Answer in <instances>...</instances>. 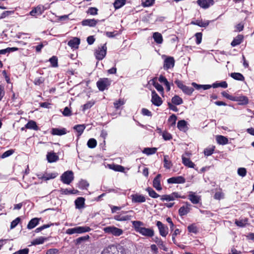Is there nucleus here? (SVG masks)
<instances>
[{"label": "nucleus", "instance_id": "f257e3e1", "mask_svg": "<svg viewBox=\"0 0 254 254\" xmlns=\"http://www.w3.org/2000/svg\"><path fill=\"white\" fill-rule=\"evenodd\" d=\"M132 224L135 231L142 236L147 237H152L154 235V231L151 228L142 227L144 223L140 221H132Z\"/></svg>", "mask_w": 254, "mask_h": 254}, {"label": "nucleus", "instance_id": "a18cd8bd", "mask_svg": "<svg viewBox=\"0 0 254 254\" xmlns=\"http://www.w3.org/2000/svg\"><path fill=\"white\" fill-rule=\"evenodd\" d=\"M58 174L57 173H53L50 174H48L46 175H44L42 179L44 180H49L50 179H52L55 178L57 176Z\"/></svg>", "mask_w": 254, "mask_h": 254}, {"label": "nucleus", "instance_id": "20e7f679", "mask_svg": "<svg viewBox=\"0 0 254 254\" xmlns=\"http://www.w3.org/2000/svg\"><path fill=\"white\" fill-rule=\"evenodd\" d=\"M133 213V211L132 210L122 211L120 214L115 215L114 219L119 221H128L131 219Z\"/></svg>", "mask_w": 254, "mask_h": 254}, {"label": "nucleus", "instance_id": "473e14b6", "mask_svg": "<svg viewBox=\"0 0 254 254\" xmlns=\"http://www.w3.org/2000/svg\"><path fill=\"white\" fill-rule=\"evenodd\" d=\"M86 127L84 125H75L73 127V129H75L78 133L77 137L79 138L80 136L82 134L84 130Z\"/></svg>", "mask_w": 254, "mask_h": 254}, {"label": "nucleus", "instance_id": "2f4dec72", "mask_svg": "<svg viewBox=\"0 0 254 254\" xmlns=\"http://www.w3.org/2000/svg\"><path fill=\"white\" fill-rule=\"evenodd\" d=\"M182 162L184 165L189 168H193L194 167V164L189 159L182 156Z\"/></svg>", "mask_w": 254, "mask_h": 254}, {"label": "nucleus", "instance_id": "774afa93", "mask_svg": "<svg viewBox=\"0 0 254 254\" xmlns=\"http://www.w3.org/2000/svg\"><path fill=\"white\" fill-rule=\"evenodd\" d=\"M162 136L163 139L165 140H169L172 138L171 134L167 131L163 132Z\"/></svg>", "mask_w": 254, "mask_h": 254}, {"label": "nucleus", "instance_id": "1a4fd4ad", "mask_svg": "<svg viewBox=\"0 0 254 254\" xmlns=\"http://www.w3.org/2000/svg\"><path fill=\"white\" fill-rule=\"evenodd\" d=\"M179 198H185V195H181L178 192H174L170 194H165L161 196L162 201H172Z\"/></svg>", "mask_w": 254, "mask_h": 254}, {"label": "nucleus", "instance_id": "aec40b11", "mask_svg": "<svg viewBox=\"0 0 254 254\" xmlns=\"http://www.w3.org/2000/svg\"><path fill=\"white\" fill-rule=\"evenodd\" d=\"M186 206H183L179 209V213L181 216L187 215L190 211V204L188 202H186Z\"/></svg>", "mask_w": 254, "mask_h": 254}, {"label": "nucleus", "instance_id": "f03ea898", "mask_svg": "<svg viewBox=\"0 0 254 254\" xmlns=\"http://www.w3.org/2000/svg\"><path fill=\"white\" fill-rule=\"evenodd\" d=\"M101 254H126V249L122 246L117 247L114 245L109 246L105 248Z\"/></svg>", "mask_w": 254, "mask_h": 254}, {"label": "nucleus", "instance_id": "72a5a7b5", "mask_svg": "<svg viewBox=\"0 0 254 254\" xmlns=\"http://www.w3.org/2000/svg\"><path fill=\"white\" fill-rule=\"evenodd\" d=\"M25 127L26 128L33 129L35 130H37L39 129L36 123L32 120L29 121L27 124L25 125Z\"/></svg>", "mask_w": 254, "mask_h": 254}, {"label": "nucleus", "instance_id": "7c9ffc66", "mask_svg": "<svg viewBox=\"0 0 254 254\" xmlns=\"http://www.w3.org/2000/svg\"><path fill=\"white\" fill-rule=\"evenodd\" d=\"M152 84L154 86V87L156 89V90L159 92L162 95L164 94V88L162 85L159 84L155 79H153L151 80Z\"/></svg>", "mask_w": 254, "mask_h": 254}, {"label": "nucleus", "instance_id": "f8f14e48", "mask_svg": "<svg viewBox=\"0 0 254 254\" xmlns=\"http://www.w3.org/2000/svg\"><path fill=\"white\" fill-rule=\"evenodd\" d=\"M167 182L169 184H184L186 179L182 176L174 177L168 179Z\"/></svg>", "mask_w": 254, "mask_h": 254}, {"label": "nucleus", "instance_id": "bb28decb", "mask_svg": "<svg viewBox=\"0 0 254 254\" xmlns=\"http://www.w3.org/2000/svg\"><path fill=\"white\" fill-rule=\"evenodd\" d=\"M39 218H34L32 219L28 223L27 228L28 229H32L34 228H35L37 225L39 224Z\"/></svg>", "mask_w": 254, "mask_h": 254}, {"label": "nucleus", "instance_id": "a211bd4d", "mask_svg": "<svg viewBox=\"0 0 254 254\" xmlns=\"http://www.w3.org/2000/svg\"><path fill=\"white\" fill-rule=\"evenodd\" d=\"M161 174H158L153 181V186L157 190H161L162 188L160 183Z\"/></svg>", "mask_w": 254, "mask_h": 254}, {"label": "nucleus", "instance_id": "e433bc0d", "mask_svg": "<svg viewBox=\"0 0 254 254\" xmlns=\"http://www.w3.org/2000/svg\"><path fill=\"white\" fill-rule=\"evenodd\" d=\"M157 148L155 147H152V148H145L142 151V152L144 154H146L147 155H150L155 154L157 151Z\"/></svg>", "mask_w": 254, "mask_h": 254}, {"label": "nucleus", "instance_id": "49530a36", "mask_svg": "<svg viewBox=\"0 0 254 254\" xmlns=\"http://www.w3.org/2000/svg\"><path fill=\"white\" fill-rule=\"evenodd\" d=\"M182 90L184 93L190 95L192 94V93L194 91V89L192 87L185 85L183 89H182Z\"/></svg>", "mask_w": 254, "mask_h": 254}, {"label": "nucleus", "instance_id": "0e129e2a", "mask_svg": "<svg viewBox=\"0 0 254 254\" xmlns=\"http://www.w3.org/2000/svg\"><path fill=\"white\" fill-rule=\"evenodd\" d=\"M20 221V218L19 217H17L15 219L13 220L11 222L10 228L11 229L14 228L18 225V224L19 223Z\"/></svg>", "mask_w": 254, "mask_h": 254}, {"label": "nucleus", "instance_id": "79ce46f5", "mask_svg": "<svg viewBox=\"0 0 254 254\" xmlns=\"http://www.w3.org/2000/svg\"><path fill=\"white\" fill-rule=\"evenodd\" d=\"M126 0H116L114 3V6L115 9H119L124 5Z\"/></svg>", "mask_w": 254, "mask_h": 254}, {"label": "nucleus", "instance_id": "e2e57ef3", "mask_svg": "<svg viewBox=\"0 0 254 254\" xmlns=\"http://www.w3.org/2000/svg\"><path fill=\"white\" fill-rule=\"evenodd\" d=\"M247 174V170L245 168H239L238 169V174L242 177H245Z\"/></svg>", "mask_w": 254, "mask_h": 254}, {"label": "nucleus", "instance_id": "9d476101", "mask_svg": "<svg viewBox=\"0 0 254 254\" xmlns=\"http://www.w3.org/2000/svg\"><path fill=\"white\" fill-rule=\"evenodd\" d=\"M151 102L153 105L157 107L161 106L163 103L162 99L154 90L151 92Z\"/></svg>", "mask_w": 254, "mask_h": 254}, {"label": "nucleus", "instance_id": "13d9d810", "mask_svg": "<svg viewBox=\"0 0 254 254\" xmlns=\"http://www.w3.org/2000/svg\"><path fill=\"white\" fill-rule=\"evenodd\" d=\"M14 152V150L13 149H10L8 150H7L6 151L4 152L0 156L1 158H5L6 157H8L13 154V153Z\"/></svg>", "mask_w": 254, "mask_h": 254}, {"label": "nucleus", "instance_id": "cd10ccee", "mask_svg": "<svg viewBox=\"0 0 254 254\" xmlns=\"http://www.w3.org/2000/svg\"><path fill=\"white\" fill-rule=\"evenodd\" d=\"M153 241L157 244L160 249L165 251H167V248L164 244L163 241L157 237H156L153 239Z\"/></svg>", "mask_w": 254, "mask_h": 254}, {"label": "nucleus", "instance_id": "bf43d9fd", "mask_svg": "<svg viewBox=\"0 0 254 254\" xmlns=\"http://www.w3.org/2000/svg\"><path fill=\"white\" fill-rule=\"evenodd\" d=\"M98 9L96 7H89L87 11L88 14L92 15H95L97 14Z\"/></svg>", "mask_w": 254, "mask_h": 254}, {"label": "nucleus", "instance_id": "412c9836", "mask_svg": "<svg viewBox=\"0 0 254 254\" xmlns=\"http://www.w3.org/2000/svg\"><path fill=\"white\" fill-rule=\"evenodd\" d=\"M66 129L65 128H53L51 130L52 134L54 135H63L66 133Z\"/></svg>", "mask_w": 254, "mask_h": 254}, {"label": "nucleus", "instance_id": "6e6d98bb", "mask_svg": "<svg viewBox=\"0 0 254 254\" xmlns=\"http://www.w3.org/2000/svg\"><path fill=\"white\" fill-rule=\"evenodd\" d=\"M94 102L93 101H88L83 106V111H85V110L91 108L94 105Z\"/></svg>", "mask_w": 254, "mask_h": 254}, {"label": "nucleus", "instance_id": "c03bdc74", "mask_svg": "<svg viewBox=\"0 0 254 254\" xmlns=\"http://www.w3.org/2000/svg\"><path fill=\"white\" fill-rule=\"evenodd\" d=\"M146 190L148 192L149 196L152 198H156L160 196L152 188H147Z\"/></svg>", "mask_w": 254, "mask_h": 254}, {"label": "nucleus", "instance_id": "864d4df0", "mask_svg": "<svg viewBox=\"0 0 254 254\" xmlns=\"http://www.w3.org/2000/svg\"><path fill=\"white\" fill-rule=\"evenodd\" d=\"M247 222H248V220L247 219H241V220H236L235 221V223L237 226L243 227L245 226V225L247 223Z\"/></svg>", "mask_w": 254, "mask_h": 254}, {"label": "nucleus", "instance_id": "58836bf2", "mask_svg": "<svg viewBox=\"0 0 254 254\" xmlns=\"http://www.w3.org/2000/svg\"><path fill=\"white\" fill-rule=\"evenodd\" d=\"M192 85L196 89H200L201 88L203 89V90H207L210 89L211 87H212V86L211 85H200V84H197L195 82L192 83Z\"/></svg>", "mask_w": 254, "mask_h": 254}, {"label": "nucleus", "instance_id": "338daca9", "mask_svg": "<svg viewBox=\"0 0 254 254\" xmlns=\"http://www.w3.org/2000/svg\"><path fill=\"white\" fill-rule=\"evenodd\" d=\"M125 104V101L123 99H119L114 103V106L116 109H118L120 107Z\"/></svg>", "mask_w": 254, "mask_h": 254}, {"label": "nucleus", "instance_id": "69168bd1", "mask_svg": "<svg viewBox=\"0 0 254 254\" xmlns=\"http://www.w3.org/2000/svg\"><path fill=\"white\" fill-rule=\"evenodd\" d=\"M239 101L241 102L240 104L242 105H246L249 103L248 98L246 96L240 97Z\"/></svg>", "mask_w": 254, "mask_h": 254}, {"label": "nucleus", "instance_id": "39448f33", "mask_svg": "<svg viewBox=\"0 0 254 254\" xmlns=\"http://www.w3.org/2000/svg\"><path fill=\"white\" fill-rule=\"evenodd\" d=\"M103 231L105 233L119 237L123 234V230L114 226L104 227Z\"/></svg>", "mask_w": 254, "mask_h": 254}, {"label": "nucleus", "instance_id": "052dcab7", "mask_svg": "<svg viewBox=\"0 0 254 254\" xmlns=\"http://www.w3.org/2000/svg\"><path fill=\"white\" fill-rule=\"evenodd\" d=\"M155 0H145L142 1V5L143 7H148L151 6L154 3Z\"/></svg>", "mask_w": 254, "mask_h": 254}, {"label": "nucleus", "instance_id": "4468645a", "mask_svg": "<svg viewBox=\"0 0 254 254\" xmlns=\"http://www.w3.org/2000/svg\"><path fill=\"white\" fill-rule=\"evenodd\" d=\"M188 198L192 203L194 204H198L201 200L200 196L196 195L195 192H193L192 191L189 192Z\"/></svg>", "mask_w": 254, "mask_h": 254}, {"label": "nucleus", "instance_id": "0eeeda50", "mask_svg": "<svg viewBox=\"0 0 254 254\" xmlns=\"http://www.w3.org/2000/svg\"><path fill=\"white\" fill-rule=\"evenodd\" d=\"M74 179L73 173L72 171L64 172L61 176L62 182L66 185H69Z\"/></svg>", "mask_w": 254, "mask_h": 254}, {"label": "nucleus", "instance_id": "c85d7f7f", "mask_svg": "<svg viewBox=\"0 0 254 254\" xmlns=\"http://www.w3.org/2000/svg\"><path fill=\"white\" fill-rule=\"evenodd\" d=\"M153 38L157 44H161L163 43V39L162 35L159 32H154L153 34Z\"/></svg>", "mask_w": 254, "mask_h": 254}, {"label": "nucleus", "instance_id": "4c0bfd02", "mask_svg": "<svg viewBox=\"0 0 254 254\" xmlns=\"http://www.w3.org/2000/svg\"><path fill=\"white\" fill-rule=\"evenodd\" d=\"M48 239L44 237H39L33 241L32 245H37L43 244Z\"/></svg>", "mask_w": 254, "mask_h": 254}, {"label": "nucleus", "instance_id": "f704fd0d", "mask_svg": "<svg viewBox=\"0 0 254 254\" xmlns=\"http://www.w3.org/2000/svg\"><path fill=\"white\" fill-rule=\"evenodd\" d=\"M164 167L166 169H170L172 166V163L169 160V157L168 155H164Z\"/></svg>", "mask_w": 254, "mask_h": 254}, {"label": "nucleus", "instance_id": "a19ab883", "mask_svg": "<svg viewBox=\"0 0 254 254\" xmlns=\"http://www.w3.org/2000/svg\"><path fill=\"white\" fill-rule=\"evenodd\" d=\"M172 102L176 105H179L183 103V99L178 95H175L172 98Z\"/></svg>", "mask_w": 254, "mask_h": 254}, {"label": "nucleus", "instance_id": "6e6552de", "mask_svg": "<svg viewBox=\"0 0 254 254\" xmlns=\"http://www.w3.org/2000/svg\"><path fill=\"white\" fill-rule=\"evenodd\" d=\"M107 53V47L106 44L99 47L95 51V56L98 60H102L106 56Z\"/></svg>", "mask_w": 254, "mask_h": 254}, {"label": "nucleus", "instance_id": "680f3d73", "mask_svg": "<svg viewBox=\"0 0 254 254\" xmlns=\"http://www.w3.org/2000/svg\"><path fill=\"white\" fill-rule=\"evenodd\" d=\"M202 35L201 32H198L195 34V37L196 38L195 42L197 45H199V44L201 43L202 40Z\"/></svg>", "mask_w": 254, "mask_h": 254}, {"label": "nucleus", "instance_id": "7ed1b4c3", "mask_svg": "<svg viewBox=\"0 0 254 254\" xmlns=\"http://www.w3.org/2000/svg\"><path fill=\"white\" fill-rule=\"evenodd\" d=\"M91 229L88 226H78L72 228H69L66 230V234L72 235L74 234H81L90 231Z\"/></svg>", "mask_w": 254, "mask_h": 254}, {"label": "nucleus", "instance_id": "8fccbe9b", "mask_svg": "<svg viewBox=\"0 0 254 254\" xmlns=\"http://www.w3.org/2000/svg\"><path fill=\"white\" fill-rule=\"evenodd\" d=\"M60 191L62 194L66 195L69 194H75L76 192H77V190H68L67 189H62Z\"/></svg>", "mask_w": 254, "mask_h": 254}, {"label": "nucleus", "instance_id": "4be33fe9", "mask_svg": "<svg viewBox=\"0 0 254 254\" xmlns=\"http://www.w3.org/2000/svg\"><path fill=\"white\" fill-rule=\"evenodd\" d=\"M98 21V20L95 19H87L83 20L81 23L83 26L94 27L97 24Z\"/></svg>", "mask_w": 254, "mask_h": 254}, {"label": "nucleus", "instance_id": "423d86ee", "mask_svg": "<svg viewBox=\"0 0 254 254\" xmlns=\"http://www.w3.org/2000/svg\"><path fill=\"white\" fill-rule=\"evenodd\" d=\"M112 80L108 78H100L96 84L100 91H103L107 89L111 84Z\"/></svg>", "mask_w": 254, "mask_h": 254}, {"label": "nucleus", "instance_id": "393cba45", "mask_svg": "<svg viewBox=\"0 0 254 254\" xmlns=\"http://www.w3.org/2000/svg\"><path fill=\"white\" fill-rule=\"evenodd\" d=\"M47 159L49 162L53 163L59 159L58 156L54 152H49L47 154Z\"/></svg>", "mask_w": 254, "mask_h": 254}, {"label": "nucleus", "instance_id": "09e8293b", "mask_svg": "<svg viewBox=\"0 0 254 254\" xmlns=\"http://www.w3.org/2000/svg\"><path fill=\"white\" fill-rule=\"evenodd\" d=\"M87 144L89 148H94L97 145V141L94 138H90L88 140Z\"/></svg>", "mask_w": 254, "mask_h": 254}, {"label": "nucleus", "instance_id": "2eb2a0df", "mask_svg": "<svg viewBox=\"0 0 254 254\" xmlns=\"http://www.w3.org/2000/svg\"><path fill=\"white\" fill-rule=\"evenodd\" d=\"M175 64V60L173 57H169L167 58L164 60V68L165 69H168L171 67H174Z\"/></svg>", "mask_w": 254, "mask_h": 254}, {"label": "nucleus", "instance_id": "37998d69", "mask_svg": "<svg viewBox=\"0 0 254 254\" xmlns=\"http://www.w3.org/2000/svg\"><path fill=\"white\" fill-rule=\"evenodd\" d=\"M88 186L89 184L84 180H81L78 183V187L82 190L86 189Z\"/></svg>", "mask_w": 254, "mask_h": 254}, {"label": "nucleus", "instance_id": "5fc2aeb1", "mask_svg": "<svg viewBox=\"0 0 254 254\" xmlns=\"http://www.w3.org/2000/svg\"><path fill=\"white\" fill-rule=\"evenodd\" d=\"M49 61L53 67H56L58 65V59L56 56H53L49 59Z\"/></svg>", "mask_w": 254, "mask_h": 254}, {"label": "nucleus", "instance_id": "f3484780", "mask_svg": "<svg viewBox=\"0 0 254 254\" xmlns=\"http://www.w3.org/2000/svg\"><path fill=\"white\" fill-rule=\"evenodd\" d=\"M198 4L203 8H207L214 3L213 0H198L197 1Z\"/></svg>", "mask_w": 254, "mask_h": 254}, {"label": "nucleus", "instance_id": "ea45409f", "mask_svg": "<svg viewBox=\"0 0 254 254\" xmlns=\"http://www.w3.org/2000/svg\"><path fill=\"white\" fill-rule=\"evenodd\" d=\"M231 76L235 80L239 81H244L245 78L242 74L238 72H233L231 73Z\"/></svg>", "mask_w": 254, "mask_h": 254}, {"label": "nucleus", "instance_id": "603ef678", "mask_svg": "<svg viewBox=\"0 0 254 254\" xmlns=\"http://www.w3.org/2000/svg\"><path fill=\"white\" fill-rule=\"evenodd\" d=\"M214 198L217 200L223 199L224 198V193L221 190L216 191L214 195Z\"/></svg>", "mask_w": 254, "mask_h": 254}, {"label": "nucleus", "instance_id": "c756f323", "mask_svg": "<svg viewBox=\"0 0 254 254\" xmlns=\"http://www.w3.org/2000/svg\"><path fill=\"white\" fill-rule=\"evenodd\" d=\"M177 127L181 131H185L188 129L187 122L185 120H181L178 122Z\"/></svg>", "mask_w": 254, "mask_h": 254}, {"label": "nucleus", "instance_id": "dca6fc26", "mask_svg": "<svg viewBox=\"0 0 254 254\" xmlns=\"http://www.w3.org/2000/svg\"><path fill=\"white\" fill-rule=\"evenodd\" d=\"M43 9L44 6L43 5H38L37 6L33 8L30 12V14L33 16L40 15L43 13Z\"/></svg>", "mask_w": 254, "mask_h": 254}, {"label": "nucleus", "instance_id": "4d7b16f0", "mask_svg": "<svg viewBox=\"0 0 254 254\" xmlns=\"http://www.w3.org/2000/svg\"><path fill=\"white\" fill-rule=\"evenodd\" d=\"M177 117L175 115H171L169 119H168V122H169V123L170 124V125L171 126H174L176 125V121H177Z\"/></svg>", "mask_w": 254, "mask_h": 254}, {"label": "nucleus", "instance_id": "6ab92c4d", "mask_svg": "<svg viewBox=\"0 0 254 254\" xmlns=\"http://www.w3.org/2000/svg\"><path fill=\"white\" fill-rule=\"evenodd\" d=\"M80 42V40L79 38L74 37L68 41L67 44L71 49H76L78 48Z\"/></svg>", "mask_w": 254, "mask_h": 254}, {"label": "nucleus", "instance_id": "3c124183", "mask_svg": "<svg viewBox=\"0 0 254 254\" xmlns=\"http://www.w3.org/2000/svg\"><path fill=\"white\" fill-rule=\"evenodd\" d=\"M214 146H211L206 148L204 150V153L205 156H208L212 155L214 151Z\"/></svg>", "mask_w": 254, "mask_h": 254}, {"label": "nucleus", "instance_id": "b1692460", "mask_svg": "<svg viewBox=\"0 0 254 254\" xmlns=\"http://www.w3.org/2000/svg\"><path fill=\"white\" fill-rule=\"evenodd\" d=\"M191 24L196 25L201 27H206L209 25V22L208 20L203 21L202 20H196L191 22Z\"/></svg>", "mask_w": 254, "mask_h": 254}, {"label": "nucleus", "instance_id": "5701e85b", "mask_svg": "<svg viewBox=\"0 0 254 254\" xmlns=\"http://www.w3.org/2000/svg\"><path fill=\"white\" fill-rule=\"evenodd\" d=\"M74 203L76 208H83L84 207L85 199L82 197H79L75 200Z\"/></svg>", "mask_w": 254, "mask_h": 254}, {"label": "nucleus", "instance_id": "c9c22d12", "mask_svg": "<svg viewBox=\"0 0 254 254\" xmlns=\"http://www.w3.org/2000/svg\"><path fill=\"white\" fill-rule=\"evenodd\" d=\"M216 140L218 144L225 145L228 143V139L226 137L219 135L216 136Z\"/></svg>", "mask_w": 254, "mask_h": 254}, {"label": "nucleus", "instance_id": "a878e982", "mask_svg": "<svg viewBox=\"0 0 254 254\" xmlns=\"http://www.w3.org/2000/svg\"><path fill=\"white\" fill-rule=\"evenodd\" d=\"M244 36L242 35H238L237 37L234 38L232 41L231 45L232 47H235L240 45L243 41Z\"/></svg>", "mask_w": 254, "mask_h": 254}, {"label": "nucleus", "instance_id": "ddd939ff", "mask_svg": "<svg viewBox=\"0 0 254 254\" xmlns=\"http://www.w3.org/2000/svg\"><path fill=\"white\" fill-rule=\"evenodd\" d=\"M132 202L133 203H142L146 201V198L143 195L137 193L133 194L130 196Z\"/></svg>", "mask_w": 254, "mask_h": 254}, {"label": "nucleus", "instance_id": "9b49d317", "mask_svg": "<svg viewBox=\"0 0 254 254\" xmlns=\"http://www.w3.org/2000/svg\"><path fill=\"white\" fill-rule=\"evenodd\" d=\"M159 234L162 237H165L168 234V228L167 226H165L161 221H158L156 223Z\"/></svg>", "mask_w": 254, "mask_h": 254}, {"label": "nucleus", "instance_id": "de8ad7c7", "mask_svg": "<svg viewBox=\"0 0 254 254\" xmlns=\"http://www.w3.org/2000/svg\"><path fill=\"white\" fill-rule=\"evenodd\" d=\"M189 232L196 234L198 232V228L195 224H192L188 227Z\"/></svg>", "mask_w": 254, "mask_h": 254}]
</instances>
